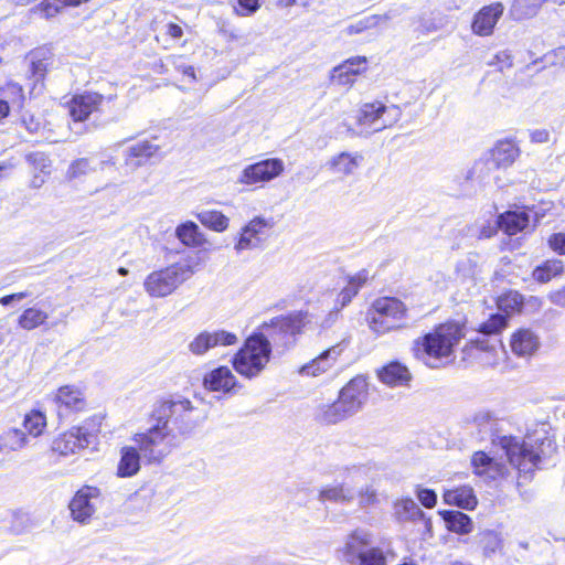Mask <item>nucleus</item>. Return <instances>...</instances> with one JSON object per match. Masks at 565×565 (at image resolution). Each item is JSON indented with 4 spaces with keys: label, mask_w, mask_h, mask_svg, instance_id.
<instances>
[{
    "label": "nucleus",
    "mask_w": 565,
    "mask_h": 565,
    "mask_svg": "<svg viewBox=\"0 0 565 565\" xmlns=\"http://www.w3.org/2000/svg\"><path fill=\"white\" fill-rule=\"evenodd\" d=\"M465 324L449 321L414 341L415 356L429 367H438L441 359L449 358L454 347L465 337Z\"/></svg>",
    "instance_id": "obj_1"
},
{
    "label": "nucleus",
    "mask_w": 565,
    "mask_h": 565,
    "mask_svg": "<svg viewBox=\"0 0 565 565\" xmlns=\"http://www.w3.org/2000/svg\"><path fill=\"white\" fill-rule=\"evenodd\" d=\"M152 416L156 422L166 426L177 440L179 436H190L206 417L201 408L195 407L190 399L182 396L162 401L154 408Z\"/></svg>",
    "instance_id": "obj_2"
},
{
    "label": "nucleus",
    "mask_w": 565,
    "mask_h": 565,
    "mask_svg": "<svg viewBox=\"0 0 565 565\" xmlns=\"http://www.w3.org/2000/svg\"><path fill=\"white\" fill-rule=\"evenodd\" d=\"M500 446L510 465L524 476L532 473L544 459L552 457L556 451L555 441L548 437L543 438L540 445L534 447L516 437L503 436L500 438Z\"/></svg>",
    "instance_id": "obj_3"
},
{
    "label": "nucleus",
    "mask_w": 565,
    "mask_h": 565,
    "mask_svg": "<svg viewBox=\"0 0 565 565\" xmlns=\"http://www.w3.org/2000/svg\"><path fill=\"white\" fill-rule=\"evenodd\" d=\"M373 534L362 527L347 535L340 550L341 565H386L382 548L372 546Z\"/></svg>",
    "instance_id": "obj_4"
},
{
    "label": "nucleus",
    "mask_w": 565,
    "mask_h": 565,
    "mask_svg": "<svg viewBox=\"0 0 565 565\" xmlns=\"http://www.w3.org/2000/svg\"><path fill=\"white\" fill-rule=\"evenodd\" d=\"M270 341L264 334L248 337L233 358V367L246 379L257 377L270 361Z\"/></svg>",
    "instance_id": "obj_5"
},
{
    "label": "nucleus",
    "mask_w": 565,
    "mask_h": 565,
    "mask_svg": "<svg viewBox=\"0 0 565 565\" xmlns=\"http://www.w3.org/2000/svg\"><path fill=\"white\" fill-rule=\"evenodd\" d=\"M407 307L393 297H382L373 301L366 312V323L376 335L397 331L404 327Z\"/></svg>",
    "instance_id": "obj_6"
},
{
    "label": "nucleus",
    "mask_w": 565,
    "mask_h": 565,
    "mask_svg": "<svg viewBox=\"0 0 565 565\" xmlns=\"http://www.w3.org/2000/svg\"><path fill=\"white\" fill-rule=\"evenodd\" d=\"M132 440L148 463L161 462L178 443L173 434L159 422L146 431L135 434Z\"/></svg>",
    "instance_id": "obj_7"
},
{
    "label": "nucleus",
    "mask_w": 565,
    "mask_h": 565,
    "mask_svg": "<svg viewBox=\"0 0 565 565\" xmlns=\"http://www.w3.org/2000/svg\"><path fill=\"white\" fill-rule=\"evenodd\" d=\"M193 274L191 265L175 263L150 273L143 281V288L150 297L164 298L173 294Z\"/></svg>",
    "instance_id": "obj_8"
},
{
    "label": "nucleus",
    "mask_w": 565,
    "mask_h": 565,
    "mask_svg": "<svg viewBox=\"0 0 565 565\" xmlns=\"http://www.w3.org/2000/svg\"><path fill=\"white\" fill-rule=\"evenodd\" d=\"M305 324L306 315L301 311L295 312L274 318L269 323H264L260 334H264L270 341L271 348L285 352L296 343L297 335L302 332Z\"/></svg>",
    "instance_id": "obj_9"
},
{
    "label": "nucleus",
    "mask_w": 565,
    "mask_h": 565,
    "mask_svg": "<svg viewBox=\"0 0 565 565\" xmlns=\"http://www.w3.org/2000/svg\"><path fill=\"white\" fill-rule=\"evenodd\" d=\"M398 115L397 107L388 108L380 102L367 103L361 107L358 122L365 132H376L392 126Z\"/></svg>",
    "instance_id": "obj_10"
},
{
    "label": "nucleus",
    "mask_w": 565,
    "mask_h": 565,
    "mask_svg": "<svg viewBox=\"0 0 565 565\" xmlns=\"http://www.w3.org/2000/svg\"><path fill=\"white\" fill-rule=\"evenodd\" d=\"M102 502V492L98 488L84 486L73 497L68 508L72 519L78 523H88Z\"/></svg>",
    "instance_id": "obj_11"
},
{
    "label": "nucleus",
    "mask_w": 565,
    "mask_h": 565,
    "mask_svg": "<svg viewBox=\"0 0 565 565\" xmlns=\"http://www.w3.org/2000/svg\"><path fill=\"white\" fill-rule=\"evenodd\" d=\"M285 169L284 161L278 158H271L258 161L245 167L237 183L244 185H255L257 183H266L279 177Z\"/></svg>",
    "instance_id": "obj_12"
},
{
    "label": "nucleus",
    "mask_w": 565,
    "mask_h": 565,
    "mask_svg": "<svg viewBox=\"0 0 565 565\" xmlns=\"http://www.w3.org/2000/svg\"><path fill=\"white\" fill-rule=\"evenodd\" d=\"M238 342L234 332L224 329L203 330L188 344L189 351L196 356L204 355L207 351L218 347H231Z\"/></svg>",
    "instance_id": "obj_13"
},
{
    "label": "nucleus",
    "mask_w": 565,
    "mask_h": 565,
    "mask_svg": "<svg viewBox=\"0 0 565 565\" xmlns=\"http://www.w3.org/2000/svg\"><path fill=\"white\" fill-rule=\"evenodd\" d=\"M273 226L274 222L270 218H265L262 216L254 217L242 228L238 242L234 247L235 250L241 253L243 250L260 247L266 241Z\"/></svg>",
    "instance_id": "obj_14"
},
{
    "label": "nucleus",
    "mask_w": 565,
    "mask_h": 565,
    "mask_svg": "<svg viewBox=\"0 0 565 565\" xmlns=\"http://www.w3.org/2000/svg\"><path fill=\"white\" fill-rule=\"evenodd\" d=\"M28 63V76L34 83L43 84L46 74L56 67V58L53 51L47 46H40L30 51L25 56Z\"/></svg>",
    "instance_id": "obj_15"
},
{
    "label": "nucleus",
    "mask_w": 565,
    "mask_h": 565,
    "mask_svg": "<svg viewBox=\"0 0 565 565\" xmlns=\"http://www.w3.org/2000/svg\"><path fill=\"white\" fill-rule=\"evenodd\" d=\"M338 397L351 416L359 413L369 399V383L366 377L358 375L350 380L341 388Z\"/></svg>",
    "instance_id": "obj_16"
},
{
    "label": "nucleus",
    "mask_w": 565,
    "mask_h": 565,
    "mask_svg": "<svg viewBox=\"0 0 565 565\" xmlns=\"http://www.w3.org/2000/svg\"><path fill=\"white\" fill-rule=\"evenodd\" d=\"M203 386L207 391L228 395L237 394L243 387L227 366H220L206 373Z\"/></svg>",
    "instance_id": "obj_17"
},
{
    "label": "nucleus",
    "mask_w": 565,
    "mask_h": 565,
    "mask_svg": "<svg viewBox=\"0 0 565 565\" xmlns=\"http://www.w3.org/2000/svg\"><path fill=\"white\" fill-rule=\"evenodd\" d=\"M503 11L504 7L501 2L481 8L473 17L471 24L472 32L479 36L491 35Z\"/></svg>",
    "instance_id": "obj_18"
},
{
    "label": "nucleus",
    "mask_w": 565,
    "mask_h": 565,
    "mask_svg": "<svg viewBox=\"0 0 565 565\" xmlns=\"http://www.w3.org/2000/svg\"><path fill=\"white\" fill-rule=\"evenodd\" d=\"M104 96L98 93H84L75 95L70 104V114L74 121H84L88 116L98 110Z\"/></svg>",
    "instance_id": "obj_19"
},
{
    "label": "nucleus",
    "mask_w": 565,
    "mask_h": 565,
    "mask_svg": "<svg viewBox=\"0 0 565 565\" xmlns=\"http://www.w3.org/2000/svg\"><path fill=\"white\" fill-rule=\"evenodd\" d=\"M24 99L23 88L20 84L13 82L0 84V120L8 117L11 110H20Z\"/></svg>",
    "instance_id": "obj_20"
},
{
    "label": "nucleus",
    "mask_w": 565,
    "mask_h": 565,
    "mask_svg": "<svg viewBox=\"0 0 565 565\" xmlns=\"http://www.w3.org/2000/svg\"><path fill=\"white\" fill-rule=\"evenodd\" d=\"M367 61L363 56H355L344 61L332 70L331 79L337 85H352L355 77L366 70Z\"/></svg>",
    "instance_id": "obj_21"
},
{
    "label": "nucleus",
    "mask_w": 565,
    "mask_h": 565,
    "mask_svg": "<svg viewBox=\"0 0 565 565\" xmlns=\"http://www.w3.org/2000/svg\"><path fill=\"white\" fill-rule=\"evenodd\" d=\"M343 352L342 344H337L324 352H322L319 356L313 359L311 362L305 364L299 373L307 376H318L329 369H331L337 362L338 358Z\"/></svg>",
    "instance_id": "obj_22"
},
{
    "label": "nucleus",
    "mask_w": 565,
    "mask_h": 565,
    "mask_svg": "<svg viewBox=\"0 0 565 565\" xmlns=\"http://www.w3.org/2000/svg\"><path fill=\"white\" fill-rule=\"evenodd\" d=\"M471 465L476 475L491 480L503 477L508 470L504 463L495 461L483 451L473 454Z\"/></svg>",
    "instance_id": "obj_23"
},
{
    "label": "nucleus",
    "mask_w": 565,
    "mask_h": 565,
    "mask_svg": "<svg viewBox=\"0 0 565 565\" xmlns=\"http://www.w3.org/2000/svg\"><path fill=\"white\" fill-rule=\"evenodd\" d=\"M54 401L57 405V412L60 415L71 411H81L85 407V399L82 391L72 385L60 387Z\"/></svg>",
    "instance_id": "obj_24"
},
{
    "label": "nucleus",
    "mask_w": 565,
    "mask_h": 565,
    "mask_svg": "<svg viewBox=\"0 0 565 565\" xmlns=\"http://www.w3.org/2000/svg\"><path fill=\"white\" fill-rule=\"evenodd\" d=\"M511 350L519 356H531L540 348L539 337L530 329H520L512 334Z\"/></svg>",
    "instance_id": "obj_25"
},
{
    "label": "nucleus",
    "mask_w": 565,
    "mask_h": 565,
    "mask_svg": "<svg viewBox=\"0 0 565 565\" xmlns=\"http://www.w3.org/2000/svg\"><path fill=\"white\" fill-rule=\"evenodd\" d=\"M88 446L89 444L82 436L81 429L74 427L54 440L53 450L63 456H67L70 454H75Z\"/></svg>",
    "instance_id": "obj_26"
},
{
    "label": "nucleus",
    "mask_w": 565,
    "mask_h": 565,
    "mask_svg": "<svg viewBox=\"0 0 565 565\" xmlns=\"http://www.w3.org/2000/svg\"><path fill=\"white\" fill-rule=\"evenodd\" d=\"M349 417L351 414L339 398L333 403L319 405L315 412V419L323 425H334Z\"/></svg>",
    "instance_id": "obj_27"
},
{
    "label": "nucleus",
    "mask_w": 565,
    "mask_h": 565,
    "mask_svg": "<svg viewBox=\"0 0 565 565\" xmlns=\"http://www.w3.org/2000/svg\"><path fill=\"white\" fill-rule=\"evenodd\" d=\"M356 497V490L351 482L344 481L339 484L328 486L320 490L321 502L332 501L335 503H351Z\"/></svg>",
    "instance_id": "obj_28"
},
{
    "label": "nucleus",
    "mask_w": 565,
    "mask_h": 565,
    "mask_svg": "<svg viewBox=\"0 0 565 565\" xmlns=\"http://www.w3.org/2000/svg\"><path fill=\"white\" fill-rule=\"evenodd\" d=\"M141 454L137 447L125 446L120 450V460L117 467V475L121 478H129L140 470Z\"/></svg>",
    "instance_id": "obj_29"
},
{
    "label": "nucleus",
    "mask_w": 565,
    "mask_h": 565,
    "mask_svg": "<svg viewBox=\"0 0 565 565\" xmlns=\"http://www.w3.org/2000/svg\"><path fill=\"white\" fill-rule=\"evenodd\" d=\"M380 380L388 386H407L412 380L411 372L399 362H392L379 372Z\"/></svg>",
    "instance_id": "obj_30"
},
{
    "label": "nucleus",
    "mask_w": 565,
    "mask_h": 565,
    "mask_svg": "<svg viewBox=\"0 0 565 565\" xmlns=\"http://www.w3.org/2000/svg\"><path fill=\"white\" fill-rule=\"evenodd\" d=\"M519 154V149L511 141H499L490 151V166L497 169L511 166Z\"/></svg>",
    "instance_id": "obj_31"
},
{
    "label": "nucleus",
    "mask_w": 565,
    "mask_h": 565,
    "mask_svg": "<svg viewBox=\"0 0 565 565\" xmlns=\"http://www.w3.org/2000/svg\"><path fill=\"white\" fill-rule=\"evenodd\" d=\"M530 214L526 211H508L498 217V224L508 235H515L527 227Z\"/></svg>",
    "instance_id": "obj_32"
},
{
    "label": "nucleus",
    "mask_w": 565,
    "mask_h": 565,
    "mask_svg": "<svg viewBox=\"0 0 565 565\" xmlns=\"http://www.w3.org/2000/svg\"><path fill=\"white\" fill-rule=\"evenodd\" d=\"M363 157L360 153L341 152L329 162V169L337 174L351 175L360 167Z\"/></svg>",
    "instance_id": "obj_33"
},
{
    "label": "nucleus",
    "mask_w": 565,
    "mask_h": 565,
    "mask_svg": "<svg viewBox=\"0 0 565 565\" xmlns=\"http://www.w3.org/2000/svg\"><path fill=\"white\" fill-rule=\"evenodd\" d=\"M394 514L399 522L424 520L426 527L430 526V519H426L425 513L420 510L413 499H402L394 504Z\"/></svg>",
    "instance_id": "obj_34"
},
{
    "label": "nucleus",
    "mask_w": 565,
    "mask_h": 565,
    "mask_svg": "<svg viewBox=\"0 0 565 565\" xmlns=\"http://www.w3.org/2000/svg\"><path fill=\"white\" fill-rule=\"evenodd\" d=\"M175 236L188 247H202L206 243L204 234L192 221L184 222L177 226Z\"/></svg>",
    "instance_id": "obj_35"
},
{
    "label": "nucleus",
    "mask_w": 565,
    "mask_h": 565,
    "mask_svg": "<svg viewBox=\"0 0 565 565\" xmlns=\"http://www.w3.org/2000/svg\"><path fill=\"white\" fill-rule=\"evenodd\" d=\"M444 501L447 504L457 505L467 510H472L477 505V498L473 493V489L468 486L445 491Z\"/></svg>",
    "instance_id": "obj_36"
},
{
    "label": "nucleus",
    "mask_w": 565,
    "mask_h": 565,
    "mask_svg": "<svg viewBox=\"0 0 565 565\" xmlns=\"http://www.w3.org/2000/svg\"><path fill=\"white\" fill-rule=\"evenodd\" d=\"M28 443L23 430L12 428L0 435V452L8 454L22 449Z\"/></svg>",
    "instance_id": "obj_37"
},
{
    "label": "nucleus",
    "mask_w": 565,
    "mask_h": 565,
    "mask_svg": "<svg viewBox=\"0 0 565 565\" xmlns=\"http://www.w3.org/2000/svg\"><path fill=\"white\" fill-rule=\"evenodd\" d=\"M444 520L447 529L457 534H468L473 527L471 519L460 511H446Z\"/></svg>",
    "instance_id": "obj_38"
},
{
    "label": "nucleus",
    "mask_w": 565,
    "mask_h": 565,
    "mask_svg": "<svg viewBox=\"0 0 565 565\" xmlns=\"http://www.w3.org/2000/svg\"><path fill=\"white\" fill-rule=\"evenodd\" d=\"M564 271V264L561 259H548L533 270V278L537 282L545 284L552 278L561 276Z\"/></svg>",
    "instance_id": "obj_39"
},
{
    "label": "nucleus",
    "mask_w": 565,
    "mask_h": 565,
    "mask_svg": "<svg viewBox=\"0 0 565 565\" xmlns=\"http://www.w3.org/2000/svg\"><path fill=\"white\" fill-rule=\"evenodd\" d=\"M202 225L215 232H224L228 227L230 220L222 212L216 210H204L196 214Z\"/></svg>",
    "instance_id": "obj_40"
},
{
    "label": "nucleus",
    "mask_w": 565,
    "mask_h": 565,
    "mask_svg": "<svg viewBox=\"0 0 565 565\" xmlns=\"http://www.w3.org/2000/svg\"><path fill=\"white\" fill-rule=\"evenodd\" d=\"M47 319V313L38 308H28L19 317L18 324L24 330H33L42 324Z\"/></svg>",
    "instance_id": "obj_41"
},
{
    "label": "nucleus",
    "mask_w": 565,
    "mask_h": 565,
    "mask_svg": "<svg viewBox=\"0 0 565 565\" xmlns=\"http://www.w3.org/2000/svg\"><path fill=\"white\" fill-rule=\"evenodd\" d=\"M498 308L504 312V316H509L515 311H519L523 305V296L514 290L508 291L498 298Z\"/></svg>",
    "instance_id": "obj_42"
},
{
    "label": "nucleus",
    "mask_w": 565,
    "mask_h": 565,
    "mask_svg": "<svg viewBox=\"0 0 565 565\" xmlns=\"http://www.w3.org/2000/svg\"><path fill=\"white\" fill-rule=\"evenodd\" d=\"M390 20L388 14L365 17L345 29L348 35L360 34L369 29L376 28L380 23Z\"/></svg>",
    "instance_id": "obj_43"
},
{
    "label": "nucleus",
    "mask_w": 565,
    "mask_h": 565,
    "mask_svg": "<svg viewBox=\"0 0 565 565\" xmlns=\"http://www.w3.org/2000/svg\"><path fill=\"white\" fill-rule=\"evenodd\" d=\"M46 426V418L43 413L32 411L26 414L23 420V427L30 436L38 437Z\"/></svg>",
    "instance_id": "obj_44"
},
{
    "label": "nucleus",
    "mask_w": 565,
    "mask_h": 565,
    "mask_svg": "<svg viewBox=\"0 0 565 565\" xmlns=\"http://www.w3.org/2000/svg\"><path fill=\"white\" fill-rule=\"evenodd\" d=\"M507 316L495 313L480 326L479 331L483 335L498 334L507 327Z\"/></svg>",
    "instance_id": "obj_45"
},
{
    "label": "nucleus",
    "mask_w": 565,
    "mask_h": 565,
    "mask_svg": "<svg viewBox=\"0 0 565 565\" xmlns=\"http://www.w3.org/2000/svg\"><path fill=\"white\" fill-rule=\"evenodd\" d=\"M102 416L95 415L85 420L82 426L76 427L77 429H81L82 436L87 440L89 445L96 440L97 434L99 433L102 426Z\"/></svg>",
    "instance_id": "obj_46"
},
{
    "label": "nucleus",
    "mask_w": 565,
    "mask_h": 565,
    "mask_svg": "<svg viewBox=\"0 0 565 565\" xmlns=\"http://www.w3.org/2000/svg\"><path fill=\"white\" fill-rule=\"evenodd\" d=\"M95 171L94 166L92 164L90 159L81 158L71 163L67 170V178L70 180L79 179L82 177L87 175L88 173Z\"/></svg>",
    "instance_id": "obj_47"
},
{
    "label": "nucleus",
    "mask_w": 565,
    "mask_h": 565,
    "mask_svg": "<svg viewBox=\"0 0 565 565\" xmlns=\"http://www.w3.org/2000/svg\"><path fill=\"white\" fill-rule=\"evenodd\" d=\"M497 170L495 167H491L490 166V160L489 158H482L480 160H478L477 162H475V164L472 166L471 170L469 171L468 173V179L472 178V179H478L479 181H484L487 180L490 174Z\"/></svg>",
    "instance_id": "obj_48"
},
{
    "label": "nucleus",
    "mask_w": 565,
    "mask_h": 565,
    "mask_svg": "<svg viewBox=\"0 0 565 565\" xmlns=\"http://www.w3.org/2000/svg\"><path fill=\"white\" fill-rule=\"evenodd\" d=\"M159 147L150 141H140L128 149L129 156L138 159H147L152 157Z\"/></svg>",
    "instance_id": "obj_49"
},
{
    "label": "nucleus",
    "mask_w": 565,
    "mask_h": 565,
    "mask_svg": "<svg viewBox=\"0 0 565 565\" xmlns=\"http://www.w3.org/2000/svg\"><path fill=\"white\" fill-rule=\"evenodd\" d=\"M26 161L30 166H32L35 170H39L41 173L49 174L51 161L49 157L44 152H31L26 154Z\"/></svg>",
    "instance_id": "obj_50"
},
{
    "label": "nucleus",
    "mask_w": 565,
    "mask_h": 565,
    "mask_svg": "<svg viewBox=\"0 0 565 565\" xmlns=\"http://www.w3.org/2000/svg\"><path fill=\"white\" fill-rule=\"evenodd\" d=\"M545 66L565 67V46H558L542 57Z\"/></svg>",
    "instance_id": "obj_51"
},
{
    "label": "nucleus",
    "mask_w": 565,
    "mask_h": 565,
    "mask_svg": "<svg viewBox=\"0 0 565 565\" xmlns=\"http://www.w3.org/2000/svg\"><path fill=\"white\" fill-rule=\"evenodd\" d=\"M475 425L478 427L479 431L482 434H487L492 431L493 426L495 425V419L488 412L478 413L473 418Z\"/></svg>",
    "instance_id": "obj_52"
},
{
    "label": "nucleus",
    "mask_w": 565,
    "mask_h": 565,
    "mask_svg": "<svg viewBox=\"0 0 565 565\" xmlns=\"http://www.w3.org/2000/svg\"><path fill=\"white\" fill-rule=\"evenodd\" d=\"M356 497L359 498V505L361 508H366L373 505L377 500L376 491L372 487H362L356 491Z\"/></svg>",
    "instance_id": "obj_53"
},
{
    "label": "nucleus",
    "mask_w": 565,
    "mask_h": 565,
    "mask_svg": "<svg viewBox=\"0 0 565 565\" xmlns=\"http://www.w3.org/2000/svg\"><path fill=\"white\" fill-rule=\"evenodd\" d=\"M490 66H497L499 71L510 68L513 65L512 55L508 51L497 53L491 61L488 62Z\"/></svg>",
    "instance_id": "obj_54"
},
{
    "label": "nucleus",
    "mask_w": 565,
    "mask_h": 565,
    "mask_svg": "<svg viewBox=\"0 0 565 565\" xmlns=\"http://www.w3.org/2000/svg\"><path fill=\"white\" fill-rule=\"evenodd\" d=\"M547 245L554 253L565 256V231L552 234L547 238Z\"/></svg>",
    "instance_id": "obj_55"
},
{
    "label": "nucleus",
    "mask_w": 565,
    "mask_h": 565,
    "mask_svg": "<svg viewBox=\"0 0 565 565\" xmlns=\"http://www.w3.org/2000/svg\"><path fill=\"white\" fill-rule=\"evenodd\" d=\"M445 25L443 18H420L419 31L423 34H428L441 29Z\"/></svg>",
    "instance_id": "obj_56"
},
{
    "label": "nucleus",
    "mask_w": 565,
    "mask_h": 565,
    "mask_svg": "<svg viewBox=\"0 0 565 565\" xmlns=\"http://www.w3.org/2000/svg\"><path fill=\"white\" fill-rule=\"evenodd\" d=\"M416 495L419 502L427 509L434 508L437 503V494L434 490L418 488Z\"/></svg>",
    "instance_id": "obj_57"
},
{
    "label": "nucleus",
    "mask_w": 565,
    "mask_h": 565,
    "mask_svg": "<svg viewBox=\"0 0 565 565\" xmlns=\"http://www.w3.org/2000/svg\"><path fill=\"white\" fill-rule=\"evenodd\" d=\"M482 543L486 552L494 553L501 544V541L494 532H486L482 534Z\"/></svg>",
    "instance_id": "obj_58"
},
{
    "label": "nucleus",
    "mask_w": 565,
    "mask_h": 565,
    "mask_svg": "<svg viewBox=\"0 0 565 565\" xmlns=\"http://www.w3.org/2000/svg\"><path fill=\"white\" fill-rule=\"evenodd\" d=\"M355 296H356V288L347 286L338 295L334 306H338L340 309H342L345 306H348L351 302V300L353 299V297H355Z\"/></svg>",
    "instance_id": "obj_59"
},
{
    "label": "nucleus",
    "mask_w": 565,
    "mask_h": 565,
    "mask_svg": "<svg viewBox=\"0 0 565 565\" xmlns=\"http://www.w3.org/2000/svg\"><path fill=\"white\" fill-rule=\"evenodd\" d=\"M21 121L25 129L30 132H39L42 127L41 120L31 114H24Z\"/></svg>",
    "instance_id": "obj_60"
},
{
    "label": "nucleus",
    "mask_w": 565,
    "mask_h": 565,
    "mask_svg": "<svg viewBox=\"0 0 565 565\" xmlns=\"http://www.w3.org/2000/svg\"><path fill=\"white\" fill-rule=\"evenodd\" d=\"M498 228H500L498 218L493 221H487V224H482L480 226L479 238L492 237L497 233Z\"/></svg>",
    "instance_id": "obj_61"
},
{
    "label": "nucleus",
    "mask_w": 565,
    "mask_h": 565,
    "mask_svg": "<svg viewBox=\"0 0 565 565\" xmlns=\"http://www.w3.org/2000/svg\"><path fill=\"white\" fill-rule=\"evenodd\" d=\"M367 280H369V271L363 269L350 278L348 286L355 287L356 294H358L360 288L363 287Z\"/></svg>",
    "instance_id": "obj_62"
},
{
    "label": "nucleus",
    "mask_w": 565,
    "mask_h": 565,
    "mask_svg": "<svg viewBox=\"0 0 565 565\" xmlns=\"http://www.w3.org/2000/svg\"><path fill=\"white\" fill-rule=\"evenodd\" d=\"M550 131L547 129H534L530 131V139L534 143H545L550 141Z\"/></svg>",
    "instance_id": "obj_63"
},
{
    "label": "nucleus",
    "mask_w": 565,
    "mask_h": 565,
    "mask_svg": "<svg viewBox=\"0 0 565 565\" xmlns=\"http://www.w3.org/2000/svg\"><path fill=\"white\" fill-rule=\"evenodd\" d=\"M341 309L334 306L321 322L322 328H330L339 319Z\"/></svg>",
    "instance_id": "obj_64"
}]
</instances>
